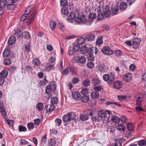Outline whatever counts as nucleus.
Segmentation results:
<instances>
[{
    "label": "nucleus",
    "mask_w": 146,
    "mask_h": 146,
    "mask_svg": "<svg viewBox=\"0 0 146 146\" xmlns=\"http://www.w3.org/2000/svg\"><path fill=\"white\" fill-rule=\"evenodd\" d=\"M90 83V81L88 79H85L83 82V85L85 87L88 86Z\"/></svg>",
    "instance_id": "obj_44"
},
{
    "label": "nucleus",
    "mask_w": 146,
    "mask_h": 146,
    "mask_svg": "<svg viewBox=\"0 0 146 146\" xmlns=\"http://www.w3.org/2000/svg\"><path fill=\"white\" fill-rule=\"evenodd\" d=\"M15 37L13 36H11L9 38L8 43L9 45H12L14 44L16 41Z\"/></svg>",
    "instance_id": "obj_17"
},
{
    "label": "nucleus",
    "mask_w": 146,
    "mask_h": 146,
    "mask_svg": "<svg viewBox=\"0 0 146 146\" xmlns=\"http://www.w3.org/2000/svg\"><path fill=\"white\" fill-rule=\"evenodd\" d=\"M86 58L84 56H82L78 59V62L81 64H84L86 62Z\"/></svg>",
    "instance_id": "obj_35"
},
{
    "label": "nucleus",
    "mask_w": 146,
    "mask_h": 146,
    "mask_svg": "<svg viewBox=\"0 0 146 146\" xmlns=\"http://www.w3.org/2000/svg\"><path fill=\"white\" fill-rule=\"evenodd\" d=\"M28 14H27L25 13L24 14L21 18V21H25L27 19Z\"/></svg>",
    "instance_id": "obj_63"
},
{
    "label": "nucleus",
    "mask_w": 146,
    "mask_h": 146,
    "mask_svg": "<svg viewBox=\"0 0 146 146\" xmlns=\"http://www.w3.org/2000/svg\"><path fill=\"white\" fill-rule=\"evenodd\" d=\"M33 62L35 65L36 66H38L40 64V60L37 58L34 59Z\"/></svg>",
    "instance_id": "obj_45"
},
{
    "label": "nucleus",
    "mask_w": 146,
    "mask_h": 146,
    "mask_svg": "<svg viewBox=\"0 0 146 146\" xmlns=\"http://www.w3.org/2000/svg\"><path fill=\"white\" fill-rule=\"evenodd\" d=\"M116 128L119 131L123 132L126 129L125 126L122 124H117L116 125Z\"/></svg>",
    "instance_id": "obj_15"
},
{
    "label": "nucleus",
    "mask_w": 146,
    "mask_h": 146,
    "mask_svg": "<svg viewBox=\"0 0 146 146\" xmlns=\"http://www.w3.org/2000/svg\"><path fill=\"white\" fill-rule=\"evenodd\" d=\"M51 88V91H54L55 90L56 88V85L54 82L50 84Z\"/></svg>",
    "instance_id": "obj_56"
},
{
    "label": "nucleus",
    "mask_w": 146,
    "mask_h": 146,
    "mask_svg": "<svg viewBox=\"0 0 146 146\" xmlns=\"http://www.w3.org/2000/svg\"><path fill=\"white\" fill-rule=\"evenodd\" d=\"M115 54L116 56H119L122 55V52L120 50H117L115 51Z\"/></svg>",
    "instance_id": "obj_61"
},
{
    "label": "nucleus",
    "mask_w": 146,
    "mask_h": 146,
    "mask_svg": "<svg viewBox=\"0 0 146 146\" xmlns=\"http://www.w3.org/2000/svg\"><path fill=\"white\" fill-rule=\"evenodd\" d=\"M88 48V47L86 46H82L80 49L81 53L82 54L87 53Z\"/></svg>",
    "instance_id": "obj_32"
},
{
    "label": "nucleus",
    "mask_w": 146,
    "mask_h": 146,
    "mask_svg": "<svg viewBox=\"0 0 146 146\" xmlns=\"http://www.w3.org/2000/svg\"><path fill=\"white\" fill-rule=\"evenodd\" d=\"M111 14H112V15H115L117 14L118 9L117 7L114 6V7H111Z\"/></svg>",
    "instance_id": "obj_28"
},
{
    "label": "nucleus",
    "mask_w": 146,
    "mask_h": 146,
    "mask_svg": "<svg viewBox=\"0 0 146 146\" xmlns=\"http://www.w3.org/2000/svg\"><path fill=\"white\" fill-rule=\"evenodd\" d=\"M127 97L124 95H119L117 96L118 99L121 101L124 100Z\"/></svg>",
    "instance_id": "obj_47"
},
{
    "label": "nucleus",
    "mask_w": 146,
    "mask_h": 146,
    "mask_svg": "<svg viewBox=\"0 0 146 146\" xmlns=\"http://www.w3.org/2000/svg\"><path fill=\"white\" fill-rule=\"evenodd\" d=\"M80 46L79 44H77L74 45L72 48V50L74 52H76L78 51L80 49Z\"/></svg>",
    "instance_id": "obj_38"
},
{
    "label": "nucleus",
    "mask_w": 146,
    "mask_h": 146,
    "mask_svg": "<svg viewBox=\"0 0 146 146\" xmlns=\"http://www.w3.org/2000/svg\"><path fill=\"white\" fill-rule=\"evenodd\" d=\"M36 109L39 111H40L42 110L44 107V105L43 103L39 102L37 103L36 106Z\"/></svg>",
    "instance_id": "obj_21"
},
{
    "label": "nucleus",
    "mask_w": 146,
    "mask_h": 146,
    "mask_svg": "<svg viewBox=\"0 0 146 146\" xmlns=\"http://www.w3.org/2000/svg\"><path fill=\"white\" fill-rule=\"evenodd\" d=\"M96 14L95 13H91L90 16L88 19L86 18V16L83 13L81 12L78 14V16L75 19L76 22L78 23L81 22H85V24L87 25H90L93 22V20L95 19Z\"/></svg>",
    "instance_id": "obj_1"
},
{
    "label": "nucleus",
    "mask_w": 146,
    "mask_h": 146,
    "mask_svg": "<svg viewBox=\"0 0 146 146\" xmlns=\"http://www.w3.org/2000/svg\"><path fill=\"white\" fill-rule=\"evenodd\" d=\"M81 101L84 103L88 102L89 100V97L88 96L84 95L80 97Z\"/></svg>",
    "instance_id": "obj_24"
},
{
    "label": "nucleus",
    "mask_w": 146,
    "mask_h": 146,
    "mask_svg": "<svg viewBox=\"0 0 146 146\" xmlns=\"http://www.w3.org/2000/svg\"><path fill=\"white\" fill-rule=\"evenodd\" d=\"M85 40H86L85 38H84L83 37L78 38L77 39L78 44L82 45L85 42Z\"/></svg>",
    "instance_id": "obj_31"
},
{
    "label": "nucleus",
    "mask_w": 146,
    "mask_h": 146,
    "mask_svg": "<svg viewBox=\"0 0 146 146\" xmlns=\"http://www.w3.org/2000/svg\"><path fill=\"white\" fill-rule=\"evenodd\" d=\"M61 12L62 14L66 15L68 13V9L66 7H63L61 9Z\"/></svg>",
    "instance_id": "obj_46"
},
{
    "label": "nucleus",
    "mask_w": 146,
    "mask_h": 146,
    "mask_svg": "<svg viewBox=\"0 0 146 146\" xmlns=\"http://www.w3.org/2000/svg\"><path fill=\"white\" fill-rule=\"evenodd\" d=\"M20 132L25 131L27 130V128L22 125H19L18 127Z\"/></svg>",
    "instance_id": "obj_52"
},
{
    "label": "nucleus",
    "mask_w": 146,
    "mask_h": 146,
    "mask_svg": "<svg viewBox=\"0 0 146 146\" xmlns=\"http://www.w3.org/2000/svg\"><path fill=\"white\" fill-rule=\"evenodd\" d=\"M141 42L139 38H135L133 40L132 45L134 48H137L139 46Z\"/></svg>",
    "instance_id": "obj_7"
},
{
    "label": "nucleus",
    "mask_w": 146,
    "mask_h": 146,
    "mask_svg": "<svg viewBox=\"0 0 146 146\" xmlns=\"http://www.w3.org/2000/svg\"><path fill=\"white\" fill-rule=\"evenodd\" d=\"M80 119L82 121H85L88 119V115H86L85 113V115H81L80 116Z\"/></svg>",
    "instance_id": "obj_39"
},
{
    "label": "nucleus",
    "mask_w": 146,
    "mask_h": 146,
    "mask_svg": "<svg viewBox=\"0 0 146 146\" xmlns=\"http://www.w3.org/2000/svg\"><path fill=\"white\" fill-rule=\"evenodd\" d=\"M11 60L10 59L6 58L4 61V63L5 65H9L11 64Z\"/></svg>",
    "instance_id": "obj_54"
},
{
    "label": "nucleus",
    "mask_w": 146,
    "mask_h": 146,
    "mask_svg": "<svg viewBox=\"0 0 146 146\" xmlns=\"http://www.w3.org/2000/svg\"><path fill=\"white\" fill-rule=\"evenodd\" d=\"M103 11L105 16L107 17L111 14V12L110 11L109 7L108 6H106L104 8Z\"/></svg>",
    "instance_id": "obj_10"
},
{
    "label": "nucleus",
    "mask_w": 146,
    "mask_h": 146,
    "mask_svg": "<svg viewBox=\"0 0 146 146\" xmlns=\"http://www.w3.org/2000/svg\"><path fill=\"white\" fill-rule=\"evenodd\" d=\"M85 39L89 41H92L95 39V36L94 34H89L85 36Z\"/></svg>",
    "instance_id": "obj_13"
},
{
    "label": "nucleus",
    "mask_w": 146,
    "mask_h": 146,
    "mask_svg": "<svg viewBox=\"0 0 146 146\" xmlns=\"http://www.w3.org/2000/svg\"><path fill=\"white\" fill-rule=\"evenodd\" d=\"M5 0H0V7L4 8V7L6 6Z\"/></svg>",
    "instance_id": "obj_50"
},
{
    "label": "nucleus",
    "mask_w": 146,
    "mask_h": 146,
    "mask_svg": "<svg viewBox=\"0 0 146 146\" xmlns=\"http://www.w3.org/2000/svg\"><path fill=\"white\" fill-rule=\"evenodd\" d=\"M113 86L115 88L119 89L121 88L122 86L121 82L119 81H116L114 83Z\"/></svg>",
    "instance_id": "obj_20"
},
{
    "label": "nucleus",
    "mask_w": 146,
    "mask_h": 146,
    "mask_svg": "<svg viewBox=\"0 0 146 146\" xmlns=\"http://www.w3.org/2000/svg\"><path fill=\"white\" fill-rule=\"evenodd\" d=\"M60 3L62 6H64L68 4V2L67 0H61Z\"/></svg>",
    "instance_id": "obj_55"
},
{
    "label": "nucleus",
    "mask_w": 146,
    "mask_h": 146,
    "mask_svg": "<svg viewBox=\"0 0 146 146\" xmlns=\"http://www.w3.org/2000/svg\"><path fill=\"white\" fill-rule=\"evenodd\" d=\"M5 121L9 125L12 126L13 125L14 121L13 120H8L6 119L5 120Z\"/></svg>",
    "instance_id": "obj_48"
},
{
    "label": "nucleus",
    "mask_w": 146,
    "mask_h": 146,
    "mask_svg": "<svg viewBox=\"0 0 146 146\" xmlns=\"http://www.w3.org/2000/svg\"><path fill=\"white\" fill-rule=\"evenodd\" d=\"M7 9L9 10H11L14 7V3L16 1L18 0H5Z\"/></svg>",
    "instance_id": "obj_5"
},
{
    "label": "nucleus",
    "mask_w": 146,
    "mask_h": 146,
    "mask_svg": "<svg viewBox=\"0 0 146 146\" xmlns=\"http://www.w3.org/2000/svg\"><path fill=\"white\" fill-rule=\"evenodd\" d=\"M72 96L74 99L78 100L80 99V94L77 91H74L72 92Z\"/></svg>",
    "instance_id": "obj_9"
},
{
    "label": "nucleus",
    "mask_w": 146,
    "mask_h": 146,
    "mask_svg": "<svg viewBox=\"0 0 146 146\" xmlns=\"http://www.w3.org/2000/svg\"><path fill=\"white\" fill-rule=\"evenodd\" d=\"M111 121L114 123H119L120 121V119L118 117L115 116H113L111 119Z\"/></svg>",
    "instance_id": "obj_29"
},
{
    "label": "nucleus",
    "mask_w": 146,
    "mask_h": 146,
    "mask_svg": "<svg viewBox=\"0 0 146 146\" xmlns=\"http://www.w3.org/2000/svg\"><path fill=\"white\" fill-rule=\"evenodd\" d=\"M103 80L108 83L111 84L113 83L115 78V76L114 74L111 73L109 74H106L102 76Z\"/></svg>",
    "instance_id": "obj_2"
},
{
    "label": "nucleus",
    "mask_w": 146,
    "mask_h": 146,
    "mask_svg": "<svg viewBox=\"0 0 146 146\" xmlns=\"http://www.w3.org/2000/svg\"><path fill=\"white\" fill-rule=\"evenodd\" d=\"M136 100V106H141V103L143 100V96H140L137 98Z\"/></svg>",
    "instance_id": "obj_11"
},
{
    "label": "nucleus",
    "mask_w": 146,
    "mask_h": 146,
    "mask_svg": "<svg viewBox=\"0 0 146 146\" xmlns=\"http://www.w3.org/2000/svg\"><path fill=\"white\" fill-rule=\"evenodd\" d=\"M61 122L62 121L61 119H56L55 121L56 125L57 126H59L60 125Z\"/></svg>",
    "instance_id": "obj_59"
},
{
    "label": "nucleus",
    "mask_w": 146,
    "mask_h": 146,
    "mask_svg": "<svg viewBox=\"0 0 146 146\" xmlns=\"http://www.w3.org/2000/svg\"><path fill=\"white\" fill-rule=\"evenodd\" d=\"M114 141L115 142V144H120V145H121L122 140L121 139L118 137L115 138L114 139Z\"/></svg>",
    "instance_id": "obj_43"
},
{
    "label": "nucleus",
    "mask_w": 146,
    "mask_h": 146,
    "mask_svg": "<svg viewBox=\"0 0 146 146\" xmlns=\"http://www.w3.org/2000/svg\"><path fill=\"white\" fill-rule=\"evenodd\" d=\"M98 115L99 117L104 118H105L107 115L106 112L102 110L98 111Z\"/></svg>",
    "instance_id": "obj_18"
},
{
    "label": "nucleus",
    "mask_w": 146,
    "mask_h": 146,
    "mask_svg": "<svg viewBox=\"0 0 146 146\" xmlns=\"http://www.w3.org/2000/svg\"><path fill=\"white\" fill-rule=\"evenodd\" d=\"M35 6L31 5L28 7L26 9L25 12L27 14H29L33 11L35 8Z\"/></svg>",
    "instance_id": "obj_25"
},
{
    "label": "nucleus",
    "mask_w": 146,
    "mask_h": 146,
    "mask_svg": "<svg viewBox=\"0 0 146 146\" xmlns=\"http://www.w3.org/2000/svg\"><path fill=\"white\" fill-rule=\"evenodd\" d=\"M132 78V76L131 74L129 73H127L125 74L123 77V79L124 81L126 82H129L131 80Z\"/></svg>",
    "instance_id": "obj_8"
},
{
    "label": "nucleus",
    "mask_w": 146,
    "mask_h": 146,
    "mask_svg": "<svg viewBox=\"0 0 146 146\" xmlns=\"http://www.w3.org/2000/svg\"><path fill=\"white\" fill-rule=\"evenodd\" d=\"M76 115L73 112L68 113L67 114L64 115L62 117L63 121L64 122H69L74 119Z\"/></svg>",
    "instance_id": "obj_3"
},
{
    "label": "nucleus",
    "mask_w": 146,
    "mask_h": 146,
    "mask_svg": "<svg viewBox=\"0 0 146 146\" xmlns=\"http://www.w3.org/2000/svg\"><path fill=\"white\" fill-rule=\"evenodd\" d=\"M75 17L76 15L75 13L74 12H70L68 16L67 20L69 22H72Z\"/></svg>",
    "instance_id": "obj_12"
},
{
    "label": "nucleus",
    "mask_w": 146,
    "mask_h": 146,
    "mask_svg": "<svg viewBox=\"0 0 146 146\" xmlns=\"http://www.w3.org/2000/svg\"><path fill=\"white\" fill-rule=\"evenodd\" d=\"M8 72L5 70L2 71L0 73V77H3L4 78H6L8 76Z\"/></svg>",
    "instance_id": "obj_26"
},
{
    "label": "nucleus",
    "mask_w": 146,
    "mask_h": 146,
    "mask_svg": "<svg viewBox=\"0 0 146 146\" xmlns=\"http://www.w3.org/2000/svg\"><path fill=\"white\" fill-rule=\"evenodd\" d=\"M104 86L102 85L97 86L94 87V89L95 91L100 92L103 89Z\"/></svg>",
    "instance_id": "obj_40"
},
{
    "label": "nucleus",
    "mask_w": 146,
    "mask_h": 146,
    "mask_svg": "<svg viewBox=\"0 0 146 146\" xmlns=\"http://www.w3.org/2000/svg\"><path fill=\"white\" fill-rule=\"evenodd\" d=\"M85 113L86 114L88 115V117L92 116L94 115V113L92 110L90 109H88L86 110Z\"/></svg>",
    "instance_id": "obj_27"
},
{
    "label": "nucleus",
    "mask_w": 146,
    "mask_h": 146,
    "mask_svg": "<svg viewBox=\"0 0 146 146\" xmlns=\"http://www.w3.org/2000/svg\"><path fill=\"white\" fill-rule=\"evenodd\" d=\"M22 33V31L20 30H15L14 35L16 36L17 38H20Z\"/></svg>",
    "instance_id": "obj_34"
},
{
    "label": "nucleus",
    "mask_w": 146,
    "mask_h": 146,
    "mask_svg": "<svg viewBox=\"0 0 146 146\" xmlns=\"http://www.w3.org/2000/svg\"><path fill=\"white\" fill-rule=\"evenodd\" d=\"M10 50L9 48H7L5 49L3 52V56L5 57H7L10 54Z\"/></svg>",
    "instance_id": "obj_23"
},
{
    "label": "nucleus",
    "mask_w": 146,
    "mask_h": 146,
    "mask_svg": "<svg viewBox=\"0 0 146 146\" xmlns=\"http://www.w3.org/2000/svg\"><path fill=\"white\" fill-rule=\"evenodd\" d=\"M53 67L54 66L52 65H47L46 67L45 70L48 71L52 69Z\"/></svg>",
    "instance_id": "obj_57"
},
{
    "label": "nucleus",
    "mask_w": 146,
    "mask_h": 146,
    "mask_svg": "<svg viewBox=\"0 0 146 146\" xmlns=\"http://www.w3.org/2000/svg\"><path fill=\"white\" fill-rule=\"evenodd\" d=\"M103 42L102 37L100 36L99 38L97 39L96 43V45H100L102 44Z\"/></svg>",
    "instance_id": "obj_37"
},
{
    "label": "nucleus",
    "mask_w": 146,
    "mask_h": 146,
    "mask_svg": "<svg viewBox=\"0 0 146 146\" xmlns=\"http://www.w3.org/2000/svg\"><path fill=\"white\" fill-rule=\"evenodd\" d=\"M101 83V80L98 78H94L91 81V83L94 86L100 85Z\"/></svg>",
    "instance_id": "obj_14"
},
{
    "label": "nucleus",
    "mask_w": 146,
    "mask_h": 146,
    "mask_svg": "<svg viewBox=\"0 0 146 146\" xmlns=\"http://www.w3.org/2000/svg\"><path fill=\"white\" fill-rule=\"evenodd\" d=\"M88 89L86 88H83L81 91V92L83 94H87L88 93Z\"/></svg>",
    "instance_id": "obj_53"
},
{
    "label": "nucleus",
    "mask_w": 146,
    "mask_h": 146,
    "mask_svg": "<svg viewBox=\"0 0 146 146\" xmlns=\"http://www.w3.org/2000/svg\"><path fill=\"white\" fill-rule=\"evenodd\" d=\"M34 124L33 122L29 123L27 124V127L28 129H32L34 127Z\"/></svg>",
    "instance_id": "obj_49"
},
{
    "label": "nucleus",
    "mask_w": 146,
    "mask_h": 146,
    "mask_svg": "<svg viewBox=\"0 0 146 146\" xmlns=\"http://www.w3.org/2000/svg\"><path fill=\"white\" fill-rule=\"evenodd\" d=\"M88 68L91 69L94 66V63L91 61L88 62L86 64Z\"/></svg>",
    "instance_id": "obj_42"
},
{
    "label": "nucleus",
    "mask_w": 146,
    "mask_h": 146,
    "mask_svg": "<svg viewBox=\"0 0 146 146\" xmlns=\"http://www.w3.org/2000/svg\"><path fill=\"white\" fill-rule=\"evenodd\" d=\"M28 142L25 139H22L20 140V145H27L28 144Z\"/></svg>",
    "instance_id": "obj_60"
},
{
    "label": "nucleus",
    "mask_w": 146,
    "mask_h": 146,
    "mask_svg": "<svg viewBox=\"0 0 146 146\" xmlns=\"http://www.w3.org/2000/svg\"><path fill=\"white\" fill-rule=\"evenodd\" d=\"M56 23V22L54 20L51 21L50 24V26L52 30H53L55 29Z\"/></svg>",
    "instance_id": "obj_30"
},
{
    "label": "nucleus",
    "mask_w": 146,
    "mask_h": 146,
    "mask_svg": "<svg viewBox=\"0 0 146 146\" xmlns=\"http://www.w3.org/2000/svg\"><path fill=\"white\" fill-rule=\"evenodd\" d=\"M101 52L104 55L110 56L114 53L113 50L111 49L108 46H104L101 49Z\"/></svg>",
    "instance_id": "obj_4"
},
{
    "label": "nucleus",
    "mask_w": 146,
    "mask_h": 146,
    "mask_svg": "<svg viewBox=\"0 0 146 146\" xmlns=\"http://www.w3.org/2000/svg\"><path fill=\"white\" fill-rule=\"evenodd\" d=\"M48 144L51 146H55L56 145V141L54 139H51Z\"/></svg>",
    "instance_id": "obj_41"
},
{
    "label": "nucleus",
    "mask_w": 146,
    "mask_h": 146,
    "mask_svg": "<svg viewBox=\"0 0 146 146\" xmlns=\"http://www.w3.org/2000/svg\"><path fill=\"white\" fill-rule=\"evenodd\" d=\"M54 106L52 104L48 105L46 106V110L47 112H51L54 110Z\"/></svg>",
    "instance_id": "obj_16"
},
{
    "label": "nucleus",
    "mask_w": 146,
    "mask_h": 146,
    "mask_svg": "<svg viewBox=\"0 0 146 146\" xmlns=\"http://www.w3.org/2000/svg\"><path fill=\"white\" fill-rule=\"evenodd\" d=\"M127 5L126 2H123L120 3L119 7L120 10L124 11L127 8Z\"/></svg>",
    "instance_id": "obj_19"
},
{
    "label": "nucleus",
    "mask_w": 146,
    "mask_h": 146,
    "mask_svg": "<svg viewBox=\"0 0 146 146\" xmlns=\"http://www.w3.org/2000/svg\"><path fill=\"white\" fill-rule=\"evenodd\" d=\"M127 128L128 131H131L133 129L134 127L132 124L129 123L127 125Z\"/></svg>",
    "instance_id": "obj_51"
},
{
    "label": "nucleus",
    "mask_w": 146,
    "mask_h": 146,
    "mask_svg": "<svg viewBox=\"0 0 146 146\" xmlns=\"http://www.w3.org/2000/svg\"><path fill=\"white\" fill-rule=\"evenodd\" d=\"M46 135L45 134L43 137L41 138V142L43 144H45L46 142Z\"/></svg>",
    "instance_id": "obj_58"
},
{
    "label": "nucleus",
    "mask_w": 146,
    "mask_h": 146,
    "mask_svg": "<svg viewBox=\"0 0 146 146\" xmlns=\"http://www.w3.org/2000/svg\"><path fill=\"white\" fill-rule=\"evenodd\" d=\"M74 52L73 51V50H72V48L71 46L68 48V54L69 55H72L73 54Z\"/></svg>",
    "instance_id": "obj_64"
},
{
    "label": "nucleus",
    "mask_w": 146,
    "mask_h": 146,
    "mask_svg": "<svg viewBox=\"0 0 146 146\" xmlns=\"http://www.w3.org/2000/svg\"><path fill=\"white\" fill-rule=\"evenodd\" d=\"M38 10L37 9L35 10L33 13L28 18V21L27 22V25H29L34 20L36 17V16L37 14Z\"/></svg>",
    "instance_id": "obj_6"
},
{
    "label": "nucleus",
    "mask_w": 146,
    "mask_h": 146,
    "mask_svg": "<svg viewBox=\"0 0 146 146\" xmlns=\"http://www.w3.org/2000/svg\"><path fill=\"white\" fill-rule=\"evenodd\" d=\"M132 136V133L129 131H126V137L129 138Z\"/></svg>",
    "instance_id": "obj_62"
},
{
    "label": "nucleus",
    "mask_w": 146,
    "mask_h": 146,
    "mask_svg": "<svg viewBox=\"0 0 146 146\" xmlns=\"http://www.w3.org/2000/svg\"><path fill=\"white\" fill-rule=\"evenodd\" d=\"M51 104L54 105L56 104L58 102V99L57 97H54L52 98L51 99Z\"/></svg>",
    "instance_id": "obj_36"
},
{
    "label": "nucleus",
    "mask_w": 146,
    "mask_h": 146,
    "mask_svg": "<svg viewBox=\"0 0 146 146\" xmlns=\"http://www.w3.org/2000/svg\"><path fill=\"white\" fill-rule=\"evenodd\" d=\"M137 144L139 146H143L146 145V139L141 140L137 142Z\"/></svg>",
    "instance_id": "obj_33"
},
{
    "label": "nucleus",
    "mask_w": 146,
    "mask_h": 146,
    "mask_svg": "<svg viewBox=\"0 0 146 146\" xmlns=\"http://www.w3.org/2000/svg\"><path fill=\"white\" fill-rule=\"evenodd\" d=\"M99 94L98 92L96 91H94L91 94V97L92 98L96 99L99 97Z\"/></svg>",
    "instance_id": "obj_22"
}]
</instances>
